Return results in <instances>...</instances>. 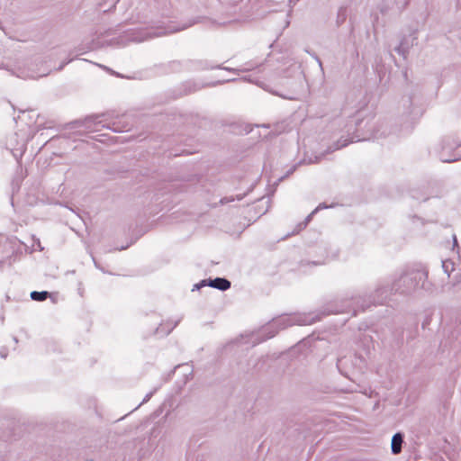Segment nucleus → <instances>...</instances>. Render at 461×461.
I'll use <instances>...</instances> for the list:
<instances>
[{"label": "nucleus", "mask_w": 461, "mask_h": 461, "mask_svg": "<svg viewBox=\"0 0 461 461\" xmlns=\"http://www.w3.org/2000/svg\"><path fill=\"white\" fill-rule=\"evenodd\" d=\"M37 246H38V248H39V249H40L41 251V250H43V248L41 247V242H40V240H37Z\"/></svg>", "instance_id": "6ab92c4d"}, {"label": "nucleus", "mask_w": 461, "mask_h": 461, "mask_svg": "<svg viewBox=\"0 0 461 461\" xmlns=\"http://www.w3.org/2000/svg\"><path fill=\"white\" fill-rule=\"evenodd\" d=\"M223 69H226V70H229V71H233V72H239L240 69H236V68H223Z\"/></svg>", "instance_id": "a211bd4d"}, {"label": "nucleus", "mask_w": 461, "mask_h": 461, "mask_svg": "<svg viewBox=\"0 0 461 461\" xmlns=\"http://www.w3.org/2000/svg\"><path fill=\"white\" fill-rule=\"evenodd\" d=\"M30 296L33 301L43 302L50 296V293L47 291H33L31 293Z\"/></svg>", "instance_id": "9b49d317"}, {"label": "nucleus", "mask_w": 461, "mask_h": 461, "mask_svg": "<svg viewBox=\"0 0 461 461\" xmlns=\"http://www.w3.org/2000/svg\"><path fill=\"white\" fill-rule=\"evenodd\" d=\"M403 443V435L400 432L395 433L392 438L391 449L394 455L400 454Z\"/></svg>", "instance_id": "9d476101"}, {"label": "nucleus", "mask_w": 461, "mask_h": 461, "mask_svg": "<svg viewBox=\"0 0 461 461\" xmlns=\"http://www.w3.org/2000/svg\"><path fill=\"white\" fill-rule=\"evenodd\" d=\"M345 312L344 308H336V309L329 310L327 314H330V313H339V312Z\"/></svg>", "instance_id": "2eb2a0df"}, {"label": "nucleus", "mask_w": 461, "mask_h": 461, "mask_svg": "<svg viewBox=\"0 0 461 461\" xmlns=\"http://www.w3.org/2000/svg\"><path fill=\"white\" fill-rule=\"evenodd\" d=\"M322 208H328V206H327V205H325L324 203H321V204H320V205H319V206H318V207H317L313 212H312V213H311V214H309V215L307 216V218H306L305 221H304L303 223H302V224H301V225H302V227H303V228H304V227L308 224V222L311 221V219H312V215H313L317 211H319L320 209H322Z\"/></svg>", "instance_id": "ddd939ff"}, {"label": "nucleus", "mask_w": 461, "mask_h": 461, "mask_svg": "<svg viewBox=\"0 0 461 461\" xmlns=\"http://www.w3.org/2000/svg\"><path fill=\"white\" fill-rule=\"evenodd\" d=\"M348 144V141L347 140H343V141L339 140V141L335 144L334 148H333L332 149H331V148H330V149L328 150V152H331V151H333V150L339 149H341V148H343V147L347 146Z\"/></svg>", "instance_id": "4468645a"}, {"label": "nucleus", "mask_w": 461, "mask_h": 461, "mask_svg": "<svg viewBox=\"0 0 461 461\" xmlns=\"http://www.w3.org/2000/svg\"><path fill=\"white\" fill-rule=\"evenodd\" d=\"M102 68H104V70L106 71H109L111 72L112 74H115L117 77H121L118 73H115L113 71H112L109 68L105 67V66H103V65H99Z\"/></svg>", "instance_id": "f3484780"}, {"label": "nucleus", "mask_w": 461, "mask_h": 461, "mask_svg": "<svg viewBox=\"0 0 461 461\" xmlns=\"http://www.w3.org/2000/svg\"><path fill=\"white\" fill-rule=\"evenodd\" d=\"M428 273L423 269H406L393 281L390 287H378L375 291L373 303L383 304L392 293L410 294L420 288H425Z\"/></svg>", "instance_id": "f257e3e1"}, {"label": "nucleus", "mask_w": 461, "mask_h": 461, "mask_svg": "<svg viewBox=\"0 0 461 461\" xmlns=\"http://www.w3.org/2000/svg\"><path fill=\"white\" fill-rule=\"evenodd\" d=\"M166 34V32L163 30H158V32H145V33H136L133 32H127L126 35L124 37H121L120 40L117 41L118 45H125L128 41H134V42H141L144 41L149 38L161 36Z\"/></svg>", "instance_id": "423d86ee"}, {"label": "nucleus", "mask_w": 461, "mask_h": 461, "mask_svg": "<svg viewBox=\"0 0 461 461\" xmlns=\"http://www.w3.org/2000/svg\"><path fill=\"white\" fill-rule=\"evenodd\" d=\"M354 300L356 301L357 304V306L353 308L354 314H356L357 311L364 312L366 308L369 307V304L366 303L364 301L362 303H360V301L363 300L362 298H356Z\"/></svg>", "instance_id": "f8f14e48"}, {"label": "nucleus", "mask_w": 461, "mask_h": 461, "mask_svg": "<svg viewBox=\"0 0 461 461\" xmlns=\"http://www.w3.org/2000/svg\"><path fill=\"white\" fill-rule=\"evenodd\" d=\"M438 158L442 162L447 163L461 159V145H457L454 149H451L449 145H444L438 154Z\"/></svg>", "instance_id": "6e6552de"}, {"label": "nucleus", "mask_w": 461, "mask_h": 461, "mask_svg": "<svg viewBox=\"0 0 461 461\" xmlns=\"http://www.w3.org/2000/svg\"><path fill=\"white\" fill-rule=\"evenodd\" d=\"M107 113H99L86 116L82 120H77L69 123L71 129L75 128H85L88 131H98L101 128H108L113 131H117L114 127V123L111 126L107 122Z\"/></svg>", "instance_id": "7ed1b4c3"}, {"label": "nucleus", "mask_w": 461, "mask_h": 461, "mask_svg": "<svg viewBox=\"0 0 461 461\" xmlns=\"http://www.w3.org/2000/svg\"><path fill=\"white\" fill-rule=\"evenodd\" d=\"M416 37H413L411 41H410L406 37H403L400 41V44L394 49L395 51L402 55L405 59L409 54L411 48L414 45V41H416Z\"/></svg>", "instance_id": "1a4fd4ad"}, {"label": "nucleus", "mask_w": 461, "mask_h": 461, "mask_svg": "<svg viewBox=\"0 0 461 461\" xmlns=\"http://www.w3.org/2000/svg\"><path fill=\"white\" fill-rule=\"evenodd\" d=\"M156 390H154L153 392H150L149 393L146 394V396L144 397L143 401L141 402L140 404H143L145 402H147L148 401H149V399L152 397L153 393H155Z\"/></svg>", "instance_id": "dca6fc26"}, {"label": "nucleus", "mask_w": 461, "mask_h": 461, "mask_svg": "<svg viewBox=\"0 0 461 461\" xmlns=\"http://www.w3.org/2000/svg\"><path fill=\"white\" fill-rule=\"evenodd\" d=\"M28 137L21 132H14L7 138L6 147L9 149L17 161H19L26 150Z\"/></svg>", "instance_id": "20e7f679"}, {"label": "nucleus", "mask_w": 461, "mask_h": 461, "mask_svg": "<svg viewBox=\"0 0 461 461\" xmlns=\"http://www.w3.org/2000/svg\"><path fill=\"white\" fill-rule=\"evenodd\" d=\"M295 169V167H294L293 168H291L289 171H288V174H291L293 173V171Z\"/></svg>", "instance_id": "5701e85b"}, {"label": "nucleus", "mask_w": 461, "mask_h": 461, "mask_svg": "<svg viewBox=\"0 0 461 461\" xmlns=\"http://www.w3.org/2000/svg\"><path fill=\"white\" fill-rule=\"evenodd\" d=\"M276 332L271 333V334L267 337V339H270V338L274 337V336L276 335Z\"/></svg>", "instance_id": "4be33fe9"}, {"label": "nucleus", "mask_w": 461, "mask_h": 461, "mask_svg": "<svg viewBox=\"0 0 461 461\" xmlns=\"http://www.w3.org/2000/svg\"><path fill=\"white\" fill-rule=\"evenodd\" d=\"M37 61L38 59H35L34 64L26 63L23 66L19 65L12 73L23 79H35L47 76L49 72L46 69L41 71V68H32V65L38 66Z\"/></svg>", "instance_id": "39448f33"}, {"label": "nucleus", "mask_w": 461, "mask_h": 461, "mask_svg": "<svg viewBox=\"0 0 461 461\" xmlns=\"http://www.w3.org/2000/svg\"><path fill=\"white\" fill-rule=\"evenodd\" d=\"M317 60H318V63L320 64V66H321V60L319 59H317Z\"/></svg>", "instance_id": "b1692460"}, {"label": "nucleus", "mask_w": 461, "mask_h": 461, "mask_svg": "<svg viewBox=\"0 0 461 461\" xmlns=\"http://www.w3.org/2000/svg\"><path fill=\"white\" fill-rule=\"evenodd\" d=\"M339 20H341V21H344V20H345V16H344V15H343V16H341V14H339Z\"/></svg>", "instance_id": "412c9836"}, {"label": "nucleus", "mask_w": 461, "mask_h": 461, "mask_svg": "<svg viewBox=\"0 0 461 461\" xmlns=\"http://www.w3.org/2000/svg\"><path fill=\"white\" fill-rule=\"evenodd\" d=\"M321 317L315 313H300L294 316H280L274 319L268 326V329L273 327H278L280 330L285 329L294 324L297 325H311L317 321H320Z\"/></svg>", "instance_id": "f03ea898"}, {"label": "nucleus", "mask_w": 461, "mask_h": 461, "mask_svg": "<svg viewBox=\"0 0 461 461\" xmlns=\"http://www.w3.org/2000/svg\"><path fill=\"white\" fill-rule=\"evenodd\" d=\"M230 282L223 277H216L214 279L209 280H202L200 283L195 284L194 285L193 291L198 290L201 287L209 285L211 287L216 288L220 291H226L230 287Z\"/></svg>", "instance_id": "0eeeda50"}, {"label": "nucleus", "mask_w": 461, "mask_h": 461, "mask_svg": "<svg viewBox=\"0 0 461 461\" xmlns=\"http://www.w3.org/2000/svg\"><path fill=\"white\" fill-rule=\"evenodd\" d=\"M339 20H341V21H344V20H345V16H344V15H343V16H341V14H339Z\"/></svg>", "instance_id": "aec40b11"}]
</instances>
